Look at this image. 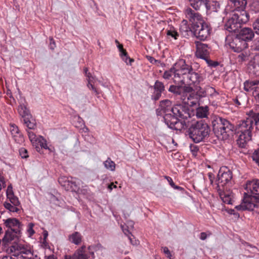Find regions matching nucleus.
Returning <instances> with one entry per match:
<instances>
[{
	"instance_id": "nucleus-24",
	"label": "nucleus",
	"mask_w": 259,
	"mask_h": 259,
	"mask_svg": "<svg viewBox=\"0 0 259 259\" xmlns=\"http://www.w3.org/2000/svg\"><path fill=\"white\" fill-rule=\"evenodd\" d=\"M220 196L222 201L228 204H232L233 198V193L230 191H222L221 189H219Z\"/></svg>"
},
{
	"instance_id": "nucleus-20",
	"label": "nucleus",
	"mask_w": 259,
	"mask_h": 259,
	"mask_svg": "<svg viewBox=\"0 0 259 259\" xmlns=\"http://www.w3.org/2000/svg\"><path fill=\"white\" fill-rule=\"evenodd\" d=\"M183 102L188 106L194 107L199 104V96L194 92L189 94L187 97L182 98Z\"/></svg>"
},
{
	"instance_id": "nucleus-64",
	"label": "nucleus",
	"mask_w": 259,
	"mask_h": 259,
	"mask_svg": "<svg viewBox=\"0 0 259 259\" xmlns=\"http://www.w3.org/2000/svg\"><path fill=\"white\" fill-rule=\"evenodd\" d=\"M46 259H56V257L54 255H50L48 256H46Z\"/></svg>"
},
{
	"instance_id": "nucleus-17",
	"label": "nucleus",
	"mask_w": 259,
	"mask_h": 259,
	"mask_svg": "<svg viewBox=\"0 0 259 259\" xmlns=\"http://www.w3.org/2000/svg\"><path fill=\"white\" fill-rule=\"evenodd\" d=\"M20 230H14L7 229L5 232V234L2 238L3 247L4 248H8L11 242L15 240L17 234H19Z\"/></svg>"
},
{
	"instance_id": "nucleus-32",
	"label": "nucleus",
	"mask_w": 259,
	"mask_h": 259,
	"mask_svg": "<svg viewBox=\"0 0 259 259\" xmlns=\"http://www.w3.org/2000/svg\"><path fill=\"white\" fill-rule=\"evenodd\" d=\"M218 95L215 90L211 87L207 86L206 87L205 90L202 95V96H214Z\"/></svg>"
},
{
	"instance_id": "nucleus-19",
	"label": "nucleus",
	"mask_w": 259,
	"mask_h": 259,
	"mask_svg": "<svg viewBox=\"0 0 259 259\" xmlns=\"http://www.w3.org/2000/svg\"><path fill=\"white\" fill-rule=\"evenodd\" d=\"M237 35L247 42L253 39L254 36V32L250 28L244 27L240 30Z\"/></svg>"
},
{
	"instance_id": "nucleus-38",
	"label": "nucleus",
	"mask_w": 259,
	"mask_h": 259,
	"mask_svg": "<svg viewBox=\"0 0 259 259\" xmlns=\"http://www.w3.org/2000/svg\"><path fill=\"white\" fill-rule=\"evenodd\" d=\"M120 56L122 60L125 62L127 65H132V63L134 62V59L128 57L126 52L120 54Z\"/></svg>"
},
{
	"instance_id": "nucleus-18",
	"label": "nucleus",
	"mask_w": 259,
	"mask_h": 259,
	"mask_svg": "<svg viewBox=\"0 0 259 259\" xmlns=\"http://www.w3.org/2000/svg\"><path fill=\"white\" fill-rule=\"evenodd\" d=\"M5 226L9 230H20L22 224L16 218H8L3 220Z\"/></svg>"
},
{
	"instance_id": "nucleus-2",
	"label": "nucleus",
	"mask_w": 259,
	"mask_h": 259,
	"mask_svg": "<svg viewBox=\"0 0 259 259\" xmlns=\"http://www.w3.org/2000/svg\"><path fill=\"white\" fill-rule=\"evenodd\" d=\"M7 251L17 259H39L37 255L33 254L31 245L24 241H14L7 249Z\"/></svg>"
},
{
	"instance_id": "nucleus-5",
	"label": "nucleus",
	"mask_w": 259,
	"mask_h": 259,
	"mask_svg": "<svg viewBox=\"0 0 259 259\" xmlns=\"http://www.w3.org/2000/svg\"><path fill=\"white\" fill-rule=\"evenodd\" d=\"M188 132L190 138L195 143H199L208 135L210 128L208 124L202 120H192Z\"/></svg>"
},
{
	"instance_id": "nucleus-31",
	"label": "nucleus",
	"mask_w": 259,
	"mask_h": 259,
	"mask_svg": "<svg viewBox=\"0 0 259 259\" xmlns=\"http://www.w3.org/2000/svg\"><path fill=\"white\" fill-rule=\"evenodd\" d=\"M30 118H32V117H26L24 118V123L29 129H34L36 126L35 122L33 119H31V120H30Z\"/></svg>"
},
{
	"instance_id": "nucleus-55",
	"label": "nucleus",
	"mask_w": 259,
	"mask_h": 259,
	"mask_svg": "<svg viewBox=\"0 0 259 259\" xmlns=\"http://www.w3.org/2000/svg\"><path fill=\"white\" fill-rule=\"evenodd\" d=\"M191 151L193 153V155H196L198 151V148L196 146H190Z\"/></svg>"
},
{
	"instance_id": "nucleus-8",
	"label": "nucleus",
	"mask_w": 259,
	"mask_h": 259,
	"mask_svg": "<svg viewBox=\"0 0 259 259\" xmlns=\"http://www.w3.org/2000/svg\"><path fill=\"white\" fill-rule=\"evenodd\" d=\"M236 7V11L233 17L240 25L247 22L249 19V14L244 10L247 4L246 0H230Z\"/></svg>"
},
{
	"instance_id": "nucleus-62",
	"label": "nucleus",
	"mask_w": 259,
	"mask_h": 259,
	"mask_svg": "<svg viewBox=\"0 0 259 259\" xmlns=\"http://www.w3.org/2000/svg\"><path fill=\"white\" fill-rule=\"evenodd\" d=\"M234 101L237 106H239L241 105V102L239 101L238 98L234 99Z\"/></svg>"
},
{
	"instance_id": "nucleus-54",
	"label": "nucleus",
	"mask_w": 259,
	"mask_h": 259,
	"mask_svg": "<svg viewBox=\"0 0 259 259\" xmlns=\"http://www.w3.org/2000/svg\"><path fill=\"white\" fill-rule=\"evenodd\" d=\"M77 122L78 124L76 125V126L79 128L81 127L82 125H84V122L82 118H81L80 117L78 116L77 118Z\"/></svg>"
},
{
	"instance_id": "nucleus-30",
	"label": "nucleus",
	"mask_w": 259,
	"mask_h": 259,
	"mask_svg": "<svg viewBox=\"0 0 259 259\" xmlns=\"http://www.w3.org/2000/svg\"><path fill=\"white\" fill-rule=\"evenodd\" d=\"M208 111V109L207 106L200 107L196 109V116L199 118L206 117L207 115Z\"/></svg>"
},
{
	"instance_id": "nucleus-29",
	"label": "nucleus",
	"mask_w": 259,
	"mask_h": 259,
	"mask_svg": "<svg viewBox=\"0 0 259 259\" xmlns=\"http://www.w3.org/2000/svg\"><path fill=\"white\" fill-rule=\"evenodd\" d=\"M18 111L19 114L24 119L26 117H31L29 110L24 104H21L18 108Z\"/></svg>"
},
{
	"instance_id": "nucleus-58",
	"label": "nucleus",
	"mask_w": 259,
	"mask_h": 259,
	"mask_svg": "<svg viewBox=\"0 0 259 259\" xmlns=\"http://www.w3.org/2000/svg\"><path fill=\"white\" fill-rule=\"evenodd\" d=\"M207 235L205 232H202L200 234V239L202 240H204L206 239Z\"/></svg>"
},
{
	"instance_id": "nucleus-4",
	"label": "nucleus",
	"mask_w": 259,
	"mask_h": 259,
	"mask_svg": "<svg viewBox=\"0 0 259 259\" xmlns=\"http://www.w3.org/2000/svg\"><path fill=\"white\" fill-rule=\"evenodd\" d=\"M212 123L214 133L219 139L226 140L233 135L234 126L227 119L216 117Z\"/></svg>"
},
{
	"instance_id": "nucleus-50",
	"label": "nucleus",
	"mask_w": 259,
	"mask_h": 259,
	"mask_svg": "<svg viewBox=\"0 0 259 259\" xmlns=\"http://www.w3.org/2000/svg\"><path fill=\"white\" fill-rule=\"evenodd\" d=\"M19 153L22 158H26L28 157L27 150L24 148L20 149Z\"/></svg>"
},
{
	"instance_id": "nucleus-45",
	"label": "nucleus",
	"mask_w": 259,
	"mask_h": 259,
	"mask_svg": "<svg viewBox=\"0 0 259 259\" xmlns=\"http://www.w3.org/2000/svg\"><path fill=\"white\" fill-rule=\"evenodd\" d=\"M15 141L18 144H22L24 140L23 136L20 134H18L12 136Z\"/></svg>"
},
{
	"instance_id": "nucleus-13",
	"label": "nucleus",
	"mask_w": 259,
	"mask_h": 259,
	"mask_svg": "<svg viewBox=\"0 0 259 259\" xmlns=\"http://www.w3.org/2000/svg\"><path fill=\"white\" fill-rule=\"evenodd\" d=\"M195 44L196 48L195 56L198 58L204 60L207 64H210V60L208 57L209 51L207 45L199 41H196Z\"/></svg>"
},
{
	"instance_id": "nucleus-34",
	"label": "nucleus",
	"mask_w": 259,
	"mask_h": 259,
	"mask_svg": "<svg viewBox=\"0 0 259 259\" xmlns=\"http://www.w3.org/2000/svg\"><path fill=\"white\" fill-rule=\"evenodd\" d=\"M104 165L106 168L111 171H114L115 169V164L110 158L104 162Z\"/></svg>"
},
{
	"instance_id": "nucleus-16",
	"label": "nucleus",
	"mask_w": 259,
	"mask_h": 259,
	"mask_svg": "<svg viewBox=\"0 0 259 259\" xmlns=\"http://www.w3.org/2000/svg\"><path fill=\"white\" fill-rule=\"evenodd\" d=\"M218 187L223 186L232 178V172L227 167L221 168L218 175Z\"/></svg>"
},
{
	"instance_id": "nucleus-37",
	"label": "nucleus",
	"mask_w": 259,
	"mask_h": 259,
	"mask_svg": "<svg viewBox=\"0 0 259 259\" xmlns=\"http://www.w3.org/2000/svg\"><path fill=\"white\" fill-rule=\"evenodd\" d=\"M37 141V146H35L36 148H38V146H40L42 148H44L45 149H49L47 143V141L42 136H39V140Z\"/></svg>"
},
{
	"instance_id": "nucleus-53",
	"label": "nucleus",
	"mask_w": 259,
	"mask_h": 259,
	"mask_svg": "<svg viewBox=\"0 0 259 259\" xmlns=\"http://www.w3.org/2000/svg\"><path fill=\"white\" fill-rule=\"evenodd\" d=\"M252 6L256 12L259 11V0H253Z\"/></svg>"
},
{
	"instance_id": "nucleus-15",
	"label": "nucleus",
	"mask_w": 259,
	"mask_h": 259,
	"mask_svg": "<svg viewBox=\"0 0 259 259\" xmlns=\"http://www.w3.org/2000/svg\"><path fill=\"white\" fill-rule=\"evenodd\" d=\"M203 79L202 75L193 71V70L187 75L186 78H185L181 83L189 85H194L197 86L203 80Z\"/></svg>"
},
{
	"instance_id": "nucleus-33",
	"label": "nucleus",
	"mask_w": 259,
	"mask_h": 259,
	"mask_svg": "<svg viewBox=\"0 0 259 259\" xmlns=\"http://www.w3.org/2000/svg\"><path fill=\"white\" fill-rule=\"evenodd\" d=\"M28 136L29 139L34 146H37V140H39V136H36L35 134L30 131H27Z\"/></svg>"
},
{
	"instance_id": "nucleus-52",
	"label": "nucleus",
	"mask_w": 259,
	"mask_h": 259,
	"mask_svg": "<svg viewBox=\"0 0 259 259\" xmlns=\"http://www.w3.org/2000/svg\"><path fill=\"white\" fill-rule=\"evenodd\" d=\"M174 74V67L168 71H165L163 75V77L165 79H169Z\"/></svg>"
},
{
	"instance_id": "nucleus-56",
	"label": "nucleus",
	"mask_w": 259,
	"mask_h": 259,
	"mask_svg": "<svg viewBox=\"0 0 259 259\" xmlns=\"http://www.w3.org/2000/svg\"><path fill=\"white\" fill-rule=\"evenodd\" d=\"M50 48L52 50H54V48L56 47L55 41L52 37L50 38Z\"/></svg>"
},
{
	"instance_id": "nucleus-23",
	"label": "nucleus",
	"mask_w": 259,
	"mask_h": 259,
	"mask_svg": "<svg viewBox=\"0 0 259 259\" xmlns=\"http://www.w3.org/2000/svg\"><path fill=\"white\" fill-rule=\"evenodd\" d=\"M154 92L152 98L155 100L159 99L161 93L164 91V85L163 83L159 81H156L154 85Z\"/></svg>"
},
{
	"instance_id": "nucleus-11",
	"label": "nucleus",
	"mask_w": 259,
	"mask_h": 259,
	"mask_svg": "<svg viewBox=\"0 0 259 259\" xmlns=\"http://www.w3.org/2000/svg\"><path fill=\"white\" fill-rule=\"evenodd\" d=\"M238 210H254L259 213V196H246L239 205L235 206Z\"/></svg>"
},
{
	"instance_id": "nucleus-43",
	"label": "nucleus",
	"mask_w": 259,
	"mask_h": 259,
	"mask_svg": "<svg viewBox=\"0 0 259 259\" xmlns=\"http://www.w3.org/2000/svg\"><path fill=\"white\" fill-rule=\"evenodd\" d=\"M165 178L167 180L170 186L174 188L175 189L180 190H182L183 189L182 187L178 186H176L170 177L168 176H165Z\"/></svg>"
},
{
	"instance_id": "nucleus-36",
	"label": "nucleus",
	"mask_w": 259,
	"mask_h": 259,
	"mask_svg": "<svg viewBox=\"0 0 259 259\" xmlns=\"http://www.w3.org/2000/svg\"><path fill=\"white\" fill-rule=\"evenodd\" d=\"M182 86L171 85L169 87L168 91L176 95H182Z\"/></svg>"
},
{
	"instance_id": "nucleus-59",
	"label": "nucleus",
	"mask_w": 259,
	"mask_h": 259,
	"mask_svg": "<svg viewBox=\"0 0 259 259\" xmlns=\"http://www.w3.org/2000/svg\"><path fill=\"white\" fill-rule=\"evenodd\" d=\"M80 128L82 132L88 133L89 132V128L85 125V124H84V125H82V126Z\"/></svg>"
},
{
	"instance_id": "nucleus-63",
	"label": "nucleus",
	"mask_w": 259,
	"mask_h": 259,
	"mask_svg": "<svg viewBox=\"0 0 259 259\" xmlns=\"http://www.w3.org/2000/svg\"><path fill=\"white\" fill-rule=\"evenodd\" d=\"M0 259H15L11 256L5 255L1 257Z\"/></svg>"
},
{
	"instance_id": "nucleus-39",
	"label": "nucleus",
	"mask_w": 259,
	"mask_h": 259,
	"mask_svg": "<svg viewBox=\"0 0 259 259\" xmlns=\"http://www.w3.org/2000/svg\"><path fill=\"white\" fill-rule=\"evenodd\" d=\"M166 34L174 38L175 39H178L179 36V33L174 27L170 28L169 30H167Z\"/></svg>"
},
{
	"instance_id": "nucleus-48",
	"label": "nucleus",
	"mask_w": 259,
	"mask_h": 259,
	"mask_svg": "<svg viewBox=\"0 0 259 259\" xmlns=\"http://www.w3.org/2000/svg\"><path fill=\"white\" fill-rule=\"evenodd\" d=\"M33 227H34V224H33L32 223H29L28 225V228H27V231L28 233L29 237H31V236H32L35 233V232L33 230Z\"/></svg>"
},
{
	"instance_id": "nucleus-22",
	"label": "nucleus",
	"mask_w": 259,
	"mask_h": 259,
	"mask_svg": "<svg viewBox=\"0 0 259 259\" xmlns=\"http://www.w3.org/2000/svg\"><path fill=\"white\" fill-rule=\"evenodd\" d=\"M225 29L229 32H235L241 27L240 24L235 20V18L232 16L226 22L225 25Z\"/></svg>"
},
{
	"instance_id": "nucleus-27",
	"label": "nucleus",
	"mask_w": 259,
	"mask_h": 259,
	"mask_svg": "<svg viewBox=\"0 0 259 259\" xmlns=\"http://www.w3.org/2000/svg\"><path fill=\"white\" fill-rule=\"evenodd\" d=\"M259 80L245 81L244 83V89L247 92L255 91L258 86Z\"/></svg>"
},
{
	"instance_id": "nucleus-49",
	"label": "nucleus",
	"mask_w": 259,
	"mask_h": 259,
	"mask_svg": "<svg viewBox=\"0 0 259 259\" xmlns=\"http://www.w3.org/2000/svg\"><path fill=\"white\" fill-rule=\"evenodd\" d=\"M10 131L12 136L20 133L18 127L14 124L11 125Z\"/></svg>"
},
{
	"instance_id": "nucleus-41",
	"label": "nucleus",
	"mask_w": 259,
	"mask_h": 259,
	"mask_svg": "<svg viewBox=\"0 0 259 259\" xmlns=\"http://www.w3.org/2000/svg\"><path fill=\"white\" fill-rule=\"evenodd\" d=\"M93 79H94L93 76L91 75V73H89L88 75V83L87 85L90 89L92 90L95 92L97 93V91L96 88L94 87L93 84L92 83Z\"/></svg>"
},
{
	"instance_id": "nucleus-25",
	"label": "nucleus",
	"mask_w": 259,
	"mask_h": 259,
	"mask_svg": "<svg viewBox=\"0 0 259 259\" xmlns=\"http://www.w3.org/2000/svg\"><path fill=\"white\" fill-rule=\"evenodd\" d=\"M190 5L196 10H199L200 7L204 6L208 9V1L207 0H189Z\"/></svg>"
},
{
	"instance_id": "nucleus-26",
	"label": "nucleus",
	"mask_w": 259,
	"mask_h": 259,
	"mask_svg": "<svg viewBox=\"0 0 259 259\" xmlns=\"http://www.w3.org/2000/svg\"><path fill=\"white\" fill-rule=\"evenodd\" d=\"M180 30L184 37L188 36L192 33L191 28L188 24L187 21L184 20L182 22L180 25Z\"/></svg>"
},
{
	"instance_id": "nucleus-60",
	"label": "nucleus",
	"mask_w": 259,
	"mask_h": 259,
	"mask_svg": "<svg viewBox=\"0 0 259 259\" xmlns=\"http://www.w3.org/2000/svg\"><path fill=\"white\" fill-rule=\"evenodd\" d=\"M117 47L120 52V54L126 52V51L123 48V46L121 44L118 45Z\"/></svg>"
},
{
	"instance_id": "nucleus-47",
	"label": "nucleus",
	"mask_w": 259,
	"mask_h": 259,
	"mask_svg": "<svg viewBox=\"0 0 259 259\" xmlns=\"http://www.w3.org/2000/svg\"><path fill=\"white\" fill-rule=\"evenodd\" d=\"M252 158L259 166V150H256L254 151L252 155Z\"/></svg>"
},
{
	"instance_id": "nucleus-12",
	"label": "nucleus",
	"mask_w": 259,
	"mask_h": 259,
	"mask_svg": "<svg viewBox=\"0 0 259 259\" xmlns=\"http://www.w3.org/2000/svg\"><path fill=\"white\" fill-rule=\"evenodd\" d=\"M227 44L230 48L235 52H241L248 47V44L237 35L234 37H228Z\"/></svg>"
},
{
	"instance_id": "nucleus-40",
	"label": "nucleus",
	"mask_w": 259,
	"mask_h": 259,
	"mask_svg": "<svg viewBox=\"0 0 259 259\" xmlns=\"http://www.w3.org/2000/svg\"><path fill=\"white\" fill-rule=\"evenodd\" d=\"M253 72L255 74L259 75V56H256L252 65Z\"/></svg>"
},
{
	"instance_id": "nucleus-14",
	"label": "nucleus",
	"mask_w": 259,
	"mask_h": 259,
	"mask_svg": "<svg viewBox=\"0 0 259 259\" xmlns=\"http://www.w3.org/2000/svg\"><path fill=\"white\" fill-rule=\"evenodd\" d=\"M245 189L247 193H244V198L247 195L259 197V180L254 179L252 181H247Z\"/></svg>"
},
{
	"instance_id": "nucleus-9",
	"label": "nucleus",
	"mask_w": 259,
	"mask_h": 259,
	"mask_svg": "<svg viewBox=\"0 0 259 259\" xmlns=\"http://www.w3.org/2000/svg\"><path fill=\"white\" fill-rule=\"evenodd\" d=\"M193 70L192 66L187 64L184 59H179L174 67V75L175 80L181 82L187 75Z\"/></svg>"
},
{
	"instance_id": "nucleus-35",
	"label": "nucleus",
	"mask_w": 259,
	"mask_h": 259,
	"mask_svg": "<svg viewBox=\"0 0 259 259\" xmlns=\"http://www.w3.org/2000/svg\"><path fill=\"white\" fill-rule=\"evenodd\" d=\"M182 99L187 97L189 94L194 92L193 88L189 85L188 86H182Z\"/></svg>"
},
{
	"instance_id": "nucleus-57",
	"label": "nucleus",
	"mask_w": 259,
	"mask_h": 259,
	"mask_svg": "<svg viewBox=\"0 0 259 259\" xmlns=\"http://www.w3.org/2000/svg\"><path fill=\"white\" fill-rule=\"evenodd\" d=\"M162 249L163 251V252L167 255L168 257H170L171 256L170 252L168 249V248L167 247H162Z\"/></svg>"
},
{
	"instance_id": "nucleus-1",
	"label": "nucleus",
	"mask_w": 259,
	"mask_h": 259,
	"mask_svg": "<svg viewBox=\"0 0 259 259\" xmlns=\"http://www.w3.org/2000/svg\"><path fill=\"white\" fill-rule=\"evenodd\" d=\"M185 14L188 19L193 23V29L195 36L201 40H205L210 34V25L203 20L201 16L195 12L191 8L185 11Z\"/></svg>"
},
{
	"instance_id": "nucleus-7",
	"label": "nucleus",
	"mask_w": 259,
	"mask_h": 259,
	"mask_svg": "<svg viewBox=\"0 0 259 259\" xmlns=\"http://www.w3.org/2000/svg\"><path fill=\"white\" fill-rule=\"evenodd\" d=\"M163 119L167 126L173 130L177 131H181L182 130H189L192 119L187 118V119L179 120L177 117L172 116L170 113L164 114Z\"/></svg>"
},
{
	"instance_id": "nucleus-10",
	"label": "nucleus",
	"mask_w": 259,
	"mask_h": 259,
	"mask_svg": "<svg viewBox=\"0 0 259 259\" xmlns=\"http://www.w3.org/2000/svg\"><path fill=\"white\" fill-rule=\"evenodd\" d=\"M6 194L7 200L4 203L5 207L12 212H17L20 210V202L18 197L14 195L11 184L8 186Z\"/></svg>"
},
{
	"instance_id": "nucleus-46",
	"label": "nucleus",
	"mask_w": 259,
	"mask_h": 259,
	"mask_svg": "<svg viewBox=\"0 0 259 259\" xmlns=\"http://www.w3.org/2000/svg\"><path fill=\"white\" fill-rule=\"evenodd\" d=\"M147 59L148 61L153 64H156L158 66L162 65V63L160 61L156 60L153 57L151 56H147Z\"/></svg>"
},
{
	"instance_id": "nucleus-61",
	"label": "nucleus",
	"mask_w": 259,
	"mask_h": 259,
	"mask_svg": "<svg viewBox=\"0 0 259 259\" xmlns=\"http://www.w3.org/2000/svg\"><path fill=\"white\" fill-rule=\"evenodd\" d=\"M253 49L259 52V40L256 42L253 46Z\"/></svg>"
},
{
	"instance_id": "nucleus-3",
	"label": "nucleus",
	"mask_w": 259,
	"mask_h": 259,
	"mask_svg": "<svg viewBox=\"0 0 259 259\" xmlns=\"http://www.w3.org/2000/svg\"><path fill=\"white\" fill-rule=\"evenodd\" d=\"M236 131L240 134L237 143L241 148H245L249 141L251 140L252 132L253 129L252 118H247L238 122L236 126Z\"/></svg>"
},
{
	"instance_id": "nucleus-6",
	"label": "nucleus",
	"mask_w": 259,
	"mask_h": 259,
	"mask_svg": "<svg viewBox=\"0 0 259 259\" xmlns=\"http://www.w3.org/2000/svg\"><path fill=\"white\" fill-rule=\"evenodd\" d=\"M171 102L168 100H165L161 102V109L164 114L170 113L172 116L177 118L180 117L183 119H187V118H190V110L188 107L178 104L171 107Z\"/></svg>"
},
{
	"instance_id": "nucleus-28",
	"label": "nucleus",
	"mask_w": 259,
	"mask_h": 259,
	"mask_svg": "<svg viewBox=\"0 0 259 259\" xmlns=\"http://www.w3.org/2000/svg\"><path fill=\"white\" fill-rule=\"evenodd\" d=\"M68 239L71 243L78 245L81 242L82 236L80 233L75 232L69 236Z\"/></svg>"
},
{
	"instance_id": "nucleus-51",
	"label": "nucleus",
	"mask_w": 259,
	"mask_h": 259,
	"mask_svg": "<svg viewBox=\"0 0 259 259\" xmlns=\"http://www.w3.org/2000/svg\"><path fill=\"white\" fill-rule=\"evenodd\" d=\"M248 58V56L246 53H241L238 56L239 62H243L247 60Z\"/></svg>"
},
{
	"instance_id": "nucleus-44",
	"label": "nucleus",
	"mask_w": 259,
	"mask_h": 259,
	"mask_svg": "<svg viewBox=\"0 0 259 259\" xmlns=\"http://www.w3.org/2000/svg\"><path fill=\"white\" fill-rule=\"evenodd\" d=\"M252 27L255 33L257 35L259 34V16L255 19L252 23Z\"/></svg>"
},
{
	"instance_id": "nucleus-21",
	"label": "nucleus",
	"mask_w": 259,
	"mask_h": 259,
	"mask_svg": "<svg viewBox=\"0 0 259 259\" xmlns=\"http://www.w3.org/2000/svg\"><path fill=\"white\" fill-rule=\"evenodd\" d=\"M85 247L82 246L76 250L72 255H66L64 256L65 259H89V256L85 251Z\"/></svg>"
},
{
	"instance_id": "nucleus-42",
	"label": "nucleus",
	"mask_w": 259,
	"mask_h": 259,
	"mask_svg": "<svg viewBox=\"0 0 259 259\" xmlns=\"http://www.w3.org/2000/svg\"><path fill=\"white\" fill-rule=\"evenodd\" d=\"M252 119L253 122H254L255 125H257L259 122V113H254L253 111L249 112V117Z\"/></svg>"
}]
</instances>
